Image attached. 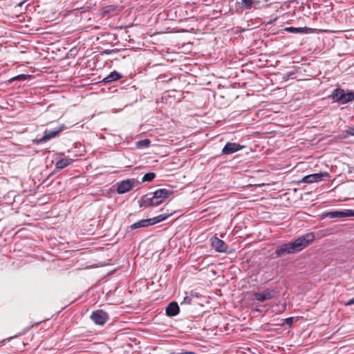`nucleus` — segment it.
<instances>
[{
  "label": "nucleus",
  "mask_w": 354,
  "mask_h": 354,
  "mask_svg": "<svg viewBox=\"0 0 354 354\" xmlns=\"http://www.w3.org/2000/svg\"><path fill=\"white\" fill-rule=\"evenodd\" d=\"M168 216L169 215L160 214L156 217L151 218V219H152V221H153L154 224H156L165 220Z\"/></svg>",
  "instance_id": "21"
},
{
  "label": "nucleus",
  "mask_w": 354,
  "mask_h": 354,
  "mask_svg": "<svg viewBox=\"0 0 354 354\" xmlns=\"http://www.w3.org/2000/svg\"><path fill=\"white\" fill-rule=\"evenodd\" d=\"M243 148V146L235 142H227L222 149L223 155H230L239 151Z\"/></svg>",
  "instance_id": "10"
},
{
  "label": "nucleus",
  "mask_w": 354,
  "mask_h": 354,
  "mask_svg": "<svg viewBox=\"0 0 354 354\" xmlns=\"http://www.w3.org/2000/svg\"><path fill=\"white\" fill-rule=\"evenodd\" d=\"M314 239V233L310 232L298 237L293 241L279 245L276 248L274 252L275 257H282L287 254L299 252L309 245Z\"/></svg>",
  "instance_id": "1"
},
{
  "label": "nucleus",
  "mask_w": 354,
  "mask_h": 354,
  "mask_svg": "<svg viewBox=\"0 0 354 354\" xmlns=\"http://www.w3.org/2000/svg\"><path fill=\"white\" fill-rule=\"evenodd\" d=\"M212 248L218 252H225L227 250V244L218 237H214L211 240Z\"/></svg>",
  "instance_id": "11"
},
{
  "label": "nucleus",
  "mask_w": 354,
  "mask_h": 354,
  "mask_svg": "<svg viewBox=\"0 0 354 354\" xmlns=\"http://www.w3.org/2000/svg\"><path fill=\"white\" fill-rule=\"evenodd\" d=\"M159 201L155 198L152 193H148L142 196L139 201L140 207H154L160 205Z\"/></svg>",
  "instance_id": "4"
},
{
  "label": "nucleus",
  "mask_w": 354,
  "mask_h": 354,
  "mask_svg": "<svg viewBox=\"0 0 354 354\" xmlns=\"http://www.w3.org/2000/svg\"><path fill=\"white\" fill-rule=\"evenodd\" d=\"M329 97L335 102L344 104L354 101V91H348L346 92L343 88H337L332 91Z\"/></svg>",
  "instance_id": "2"
},
{
  "label": "nucleus",
  "mask_w": 354,
  "mask_h": 354,
  "mask_svg": "<svg viewBox=\"0 0 354 354\" xmlns=\"http://www.w3.org/2000/svg\"><path fill=\"white\" fill-rule=\"evenodd\" d=\"M154 225V222L151 218L143 219L136 223H134L130 226L131 230H135L140 227H146Z\"/></svg>",
  "instance_id": "15"
},
{
  "label": "nucleus",
  "mask_w": 354,
  "mask_h": 354,
  "mask_svg": "<svg viewBox=\"0 0 354 354\" xmlns=\"http://www.w3.org/2000/svg\"><path fill=\"white\" fill-rule=\"evenodd\" d=\"M324 216L329 218L354 216V211L351 209H346L344 211H331L326 212L324 214Z\"/></svg>",
  "instance_id": "7"
},
{
  "label": "nucleus",
  "mask_w": 354,
  "mask_h": 354,
  "mask_svg": "<svg viewBox=\"0 0 354 354\" xmlns=\"http://www.w3.org/2000/svg\"><path fill=\"white\" fill-rule=\"evenodd\" d=\"M72 162V160L69 158H62L59 160L56 164L55 167L57 169H62L69 165Z\"/></svg>",
  "instance_id": "18"
},
{
  "label": "nucleus",
  "mask_w": 354,
  "mask_h": 354,
  "mask_svg": "<svg viewBox=\"0 0 354 354\" xmlns=\"http://www.w3.org/2000/svg\"><path fill=\"white\" fill-rule=\"evenodd\" d=\"M277 292L274 290L266 289L263 292H254L253 295L255 299L259 301L263 302L266 300L272 299Z\"/></svg>",
  "instance_id": "8"
},
{
  "label": "nucleus",
  "mask_w": 354,
  "mask_h": 354,
  "mask_svg": "<svg viewBox=\"0 0 354 354\" xmlns=\"http://www.w3.org/2000/svg\"><path fill=\"white\" fill-rule=\"evenodd\" d=\"M199 295L196 292H191L189 295H188L187 292L185 293V295L183 297V301L180 302L181 305H190L192 304L193 300L194 299L199 298Z\"/></svg>",
  "instance_id": "16"
},
{
  "label": "nucleus",
  "mask_w": 354,
  "mask_h": 354,
  "mask_svg": "<svg viewBox=\"0 0 354 354\" xmlns=\"http://www.w3.org/2000/svg\"><path fill=\"white\" fill-rule=\"evenodd\" d=\"M254 3V1L253 0H242L241 1L243 7L246 10L250 9Z\"/></svg>",
  "instance_id": "20"
},
{
  "label": "nucleus",
  "mask_w": 354,
  "mask_h": 354,
  "mask_svg": "<svg viewBox=\"0 0 354 354\" xmlns=\"http://www.w3.org/2000/svg\"><path fill=\"white\" fill-rule=\"evenodd\" d=\"M180 308L178 304L172 301L166 308V315L169 317H174L179 313Z\"/></svg>",
  "instance_id": "14"
},
{
  "label": "nucleus",
  "mask_w": 354,
  "mask_h": 354,
  "mask_svg": "<svg viewBox=\"0 0 354 354\" xmlns=\"http://www.w3.org/2000/svg\"><path fill=\"white\" fill-rule=\"evenodd\" d=\"M284 323L288 324V325H291L292 324V317L286 318L284 320Z\"/></svg>",
  "instance_id": "24"
},
{
  "label": "nucleus",
  "mask_w": 354,
  "mask_h": 354,
  "mask_svg": "<svg viewBox=\"0 0 354 354\" xmlns=\"http://www.w3.org/2000/svg\"><path fill=\"white\" fill-rule=\"evenodd\" d=\"M294 74H295L294 73H289L284 75L283 80L287 81L290 77V76Z\"/></svg>",
  "instance_id": "25"
},
{
  "label": "nucleus",
  "mask_w": 354,
  "mask_h": 354,
  "mask_svg": "<svg viewBox=\"0 0 354 354\" xmlns=\"http://www.w3.org/2000/svg\"><path fill=\"white\" fill-rule=\"evenodd\" d=\"M284 30L293 34H308L313 32V31L312 28L308 27H286L284 28Z\"/></svg>",
  "instance_id": "13"
},
{
  "label": "nucleus",
  "mask_w": 354,
  "mask_h": 354,
  "mask_svg": "<svg viewBox=\"0 0 354 354\" xmlns=\"http://www.w3.org/2000/svg\"><path fill=\"white\" fill-rule=\"evenodd\" d=\"M65 128L66 127L64 125H62L58 128L55 129L54 130L46 129L44 132V136L40 138H36L35 140H34V142L36 143L37 145H39L40 143L45 142L49 140L50 139L54 138L56 136H57L59 133L62 132Z\"/></svg>",
  "instance_id": "3"
},
{
  "label": "nucleus",
  "mask_w": 354,
  "mask_h": 354,
  "mask_svg": "<svg viewBox=\"0 0 354 354\" xmlns=\"http://www.w3.org/2000/svg\"><path fill=\"white\" fill-rule=\"evenodd\" d=\"M345 133L348 136H354V125L351 127H348L346 130Z\"/></svg>",
  "instance_id": "23"
},
{
  "label": "nucleus",
  "mask_w": 354,
  "mask_h": 354,
  "mask_svg": "<svg viewBox=\"0 0 354 354\" xmlns=\"http://www.w3.org/2000/svg\"><path fill=\"white\" fill-rule=\"evenodd\" d=\"M183 354H197L194 352H192V351H186V352H184Z\"/></svg>",
  "instance_id": "27"
},
{
  "label": "nucleus",
  "mask_w": 354,
  "mask_h": 354,
  "mask_svg": "<svg viewBox=\"0 0 354 354\" xmlns=\"http://www.w3.org/2000/svg\"><path fill=\"white\" fill-rule=\"evenodd\" d=\"M90 318L95 324L102 326L108 321L109 316L105 311L97 310L92 313Z\"/></svg>",
  "instance_id": "5"
},
{
  "label": "nucleus",
  "mask_w": 354,
  "mask_h": 354,
  "mask_svg": "<svg viewBox=\"0 0 354 354\" xmlns=\"http://www.w3.org/2000/svg\"><path fill=\"white\" fill-rule=\"evenodd\" d=\"M136 184V180L134 178L127 179L122 180L118 184L117 192L122 194L129 192Z\"/></svg>",
  "instance_id": "6"
},
{
  "label": "nucleus",
  "mask_w": 354,
  "mask_h": 354,
  "mask_svg": "<svg viewBox=\"0 0 354 354\" xmlns=\"http://www.w3.org/2000/svg\"><path fill=\"white\" fill-rule=\"evenodd\" d=\"M149 145H150V141L148 139H145V140H141L138 142V146H139V147H149Z\"/></svg>",
  "instance_id": "22"
},
{
  "label": "nucleus",
  "mask_w": 354,
  "mask_h": 354,
  "mask_svg": "<svg viewBox=\"0 0 354 354\" xmlns=\"http://www.w3.org/2000/svg\"><path fill=\"white\" fill-rule=\"evenodd\" d=\"M156 177V174L153 172H149L145 174L142 178V182H151Z\"/></svg>",
  "instance_id": "19"
},
{
  "label": "nucleus",
  "mask_w": 354,
  "mask_h": 354,
  "mask_svg": "<svg viewBox=\"0 0 354 354\" xmlns=\"http://www.w3.org/2000/svg\"><path fill=\"white\" fill-rule=\"evenodd\" d=\"M353 304H354V297L352 298L351 299H350L349 301H348L346 304V306H351Z\"/></svg>",
  "instance_id": "26"
},
{
  "label": "nucleus",
  "mask_w": 354,
  "mask_h": 354,
  "mask_svg": "<svg viewBox=\"0 0 354 354\" xmlns=\"http://www.w3.org/2000/svg\"><path fill=\"white\" fill-rule=\"evenodd\" d=\"M172 191L163 188L155 191L152 193V194L159 201L160 203H162L166 198L172 194Z\"/></svg>",
  "instance_id": "12"
},
{
  "label": "nucleus",
  "mask_w": 354,
  "mask_h": 354,
  "mask_svg": "<svg viewBox=\"0 0 354 354\" xmlns=\"http://www.w3.org/2000/svg\"><path fill=\"white\" fill-rule=\"evenodd\" d=\"M122 77V75L116 71L111 72L109 75L103 79V82L105 83H109L115 82Z\"/></svg>",
  "instance_id": "17"
},
{
  "label": "nucleus",
  "mask_w": 354,
  "mask_h": 354,
  "mask_svg": "<svg viewBox=\"0 0 354 354\" xmlns=\"http://www.w3.org/2000/svg\"><path fill=\"white\" fill-rule=\"evenodd\" d=\"M327 172H320L317 174H313L306 176L303 178L302 181L306 183H313L315 182H319L323 180L324 177H328Z\"/></svg>",
  "instance_id": "9"
}]
</instances>
